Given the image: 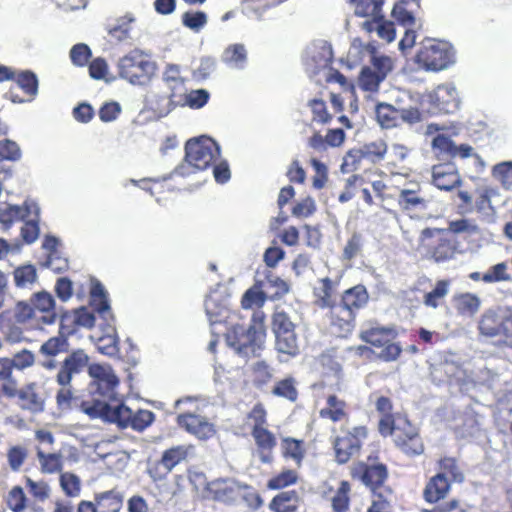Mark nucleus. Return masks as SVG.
<instances>
[{
  "label": "nucleus",
  "mask_w": 512,
  "mask_h": 512,
  "mask_svg": "<svg viewBox=\"0 0 512 512\" xmlns=\"http://www.w3.org/2000/svg\"><path fill=\"white\" fill-rule=\"evenodd\" d=\"M415 61L424 70L437 72L455 62V53L449 43L429 40L416 54Z\"/></svg>",
  "instance_id": "9"
},
{
  "label": "nucleus",
  "mask_w": 512,
  "mask_h": 512,
  "mask_svg": "<svg viewBox=\"0 0 512 512\" xmlns=\"http://www.w3.org/2000/svg\"><path fill=\"white\" fill-rule=\"evenodd\" d=\"M342 433L343 435L337 436L334 440L335 456L340 464L348 462L359 452L362 440L367 436L366 428L363 426L354 427L352 431H342Z\"/></svg>",
  "instance_id": "12"
},
{
  "label": "nucleus",
  "mask_w": 512,
  "mask_h": 512,
  "mask_svg": "<svg viewBox=\"0 0 512 512\" xmlns=\"http://www.w3.org/2000/svg\"><path fill=\"white\" fill-rule=\"evenodd\" d=\"M80 409L91 419H102L107 422L117 423L122 428L131 426L133 411L120 403L105 402L100 399L84 400L80 404Z\"/></svg>",
  "instance_id": "8"
},
{
  "label": "nucleus",
  "mask_w": 512,
  "mask_h": 512,
  "mask_svg": "<svg viewBox=\"0 0 512 512\" xmlns=\"http://www.w3.org/2000/svg\"><path fill=\"white\" fill-rule=\"evenodd\" d=\"M36 314L34 311V308L24 301H19L16 303L14 310H13V320L20 323V324H26L31 319L35 318Z\"/></svg>",
  "instance_id": "56"
},
{
  "label": "nucleus",
  "mask_w": 512,
  "mask_h": 512,
  "mask_svg": "<svg viewBox=\"0 0 512 512\" xmlns=\"http://www.w3.org/2000/svg\"><path fill=\"white\" fill-rule=\"evenodd\" d=\"M252 435L260 450H272L276 446L275 436L264 427L253 428Z\"/></svg>",
  "instance_id": "53"
},
{
  "label": "nucleus",
  "mask_w": 512,
  "mask_h": 512,
  "mask_svg": "<svg viewBox=\"0 0 512 512\" xmlns=\"http://www.w3.org/2000/svg\"><path fill=\"white\" fill-rule=\"evenodd\" d=\"M508 266L505 262L497 263L490 267L482 276V281L485 283H496L501 281H508L511 279L507 273Z\"/></svg>",
  "instance_id": "51"
},
{
  "label": "nucleus",
  "mask_w": 512,
  "mask_h": 512,
  "mask_svg": "<svg viewBox=\"0 0 512 512\" xmlns=\"http://www.w3.org/2000/svg\"><path fill=\"white\" fill-rule=\"evenodd\" d=\"M297 481V475L293 470H285L279 475L271 478L268 481V488L273 490L282 489L286 486L294 484Z\"/></svg>",
  "instance_id": "58"
},
{
  "label": "nucleus",
  "mask_w": 512,
  "mask_h": 512,
  "mask_svg": "<svg viewBox=\"0 0 512 512\" xmlns=\"http://www.w3.org/2000/svg\"><path fill=\"white\" fill-rule=\"evenodd\" d=\"M181 22L186 28L198 33L206 26L208 16L203 11H187L182 14Z\"/></svg>",
  "instance_id": "43"
},
{
  "label": "nucleus",
  "mask_w": 512,
  "mask_h": 512,
  "mask_svg": "<svg viewBox=\"0 0 512 512\" xmlns=\"http://www.w3.org/2000/svg\"><path fill=\"white\" fill-rule=\"evenodd\" d=\"M450 483L445 473L435 475L424 490V498L427 502L435 503L443 499L449 491Z\"/></svg>",
  "instance_id": "28"
},
{
  "label": "nucleus",
  "mask_w": 512,
  "mask_h": 512,
  "mask_svg": "<svg viewBox=\"0 0 512 512\" xmlns=\"http://www.w3.org/2000/svg\"><path fill=\"white\" fill-rule=\"evenodd\" d=\"M505 309H487L478 322L479 334L485 338L497 339L500 345Z\"/></svg>",
  "instance_id": "17"
},
{
  "label": "nucleus",
  "mask_w": 512,
  "mask_h": 512,
  "mask_svg": "<svg viewBox=\"0 0 512 512\" xmlns=\"http://www.w3.org/2000/svg\"><path fill=\"white\" fill-rule=\"evenodd\" d=\"M98 512H120L123 506V495L116 491L110 490L95 495Z\"/></svg>",
  "instance_id": "30"
},
{
  "label": "nucleus",
  "mask_w": 512,
  "mask_h": 512,
  "mask_svg": "<svg viewBox=\"0 0 512 512\" xmlns=\"http://www.w3.org/2000/svg\"><path fill=\"white\" fill-rule=\"evenodd\" d=\"M394 336V330L389 327H372L361 332L362 340L377 348L391 341Z\"/></svg>",
  "instance_id": "32"
},
{
  "label": "nucleus",
  "mask_w": 512,
  "mask_h": 512,
  "mask_svg": "<svg viewBox=\"0 0 512 512\" xmlns=\"http://www.w3.org/2000/svg\"><path fill=\"white\" fill-rule=\"evenodd\" d=\"M33 304L34 306L41 312H47V315H43L39 318L44 324L51 325L56 320V314L52 312L55 306V300L53 296L46 292H38L33 296Z\"/></svg>",
  "instance_id": "31"
},
{
  "label": "nucleus",
  "mask_w": 512,
  "mask_h": 512,
  "mask_svg": "<svg viewBox=\"0 0 512 512\" xmlns=\"http://www.w3.org/2000/svg\"><path fill=\"white\" fill-rule=\"evenodd\" d=\"M19 399L23 402L22 408L33 413H39L44 410L45 396L41 392L39 384L32 382L21 388L18 392Z\"/></svg>",
  "instance_id": "23"
},
{
  "label": "nucleus",
  "mask_w": 512,
  "mask_h": 512,
  "mask_svg": "<svg viewBox=\"0 0 512 512\" xmlns=\"http://www.w3.org/2000/svg\"><path fill=\"white\" fill-rule=\"evenodd\" d=\"M419 241L417 250L425 259L441 264L453 259L455 256L456 246L454 242L441 229H423Z\"/></svg>",
  "instance_id": "7"
},
{
  "label": "nucleus",
  "mask_w": 512,
  "mask_h": 512,
  "mask_svg": "<svg viewBox=\"0 0 512 512\" xmlns=\"http://www.w3.org/2000/svg\"><path fill=\"white\" fill-rule=\"evenodd\" d=\"M455 307L459 314L472 317L480 309V298L472 293H462L454 297Z\"/></svg>",
  "instance_id": "34"
},
{
  "label": "nucleus",
  "mask_w": 512,
  "mask_h": 512,
  "mask_svg": "<svg viewBox=\"0 0 512 512\" xmlns=\"http://www.w3.org/2000/svg\"><path fill=\"white\" fill-rule=\"evenodd\" d=\"M132 19H120L113 26H109V35L117 41H125L130 37Z\"/></svg>",
  "instance_id": "60"
},
{
  "label": "nucleus",
  "mask_w": 512,
  "mask_h": 512,
  "mask_svg": "<svg viewBox=\"0 0 512 512\" xmlns=\"http://www.w3.org/2000/svg\"><path fill=\"white\" fill-rule=\"evenodd\" d=\"M221 61L231 69H244L247 63V50L245 45L242 43L228 45L221 55Z\"/></svg>",
  "instance_id": "25"
},
{
  "label": "nucleus",
  "mask_w": 512,
  "mask_h": 512,
  "mask_svg": "<svg viewBox=\"0 0 512 512\" xmlns=\"http://www.w3.org/2000/svg\"><path fill=\"white\" fill-rule=\"evenodd\" d=\"M17 85L34 99L38 94V78L37 75L29 70L26 71H15V78L13 79Z\"/></svg>",
  "instance_id": "38"
},
{
  "label": "nucleus",
  "mask_w": 512,
  "mask_h": 512,
  "mask_svg": "<svg viewBox=\"0 0 512 512\" xmlns=\"http://www.w3.org/2000/svg\"><path fill=\"white\" fill-rule=\"evenodd\" d=\"M60 485L65 494L69 497H76L80 493V479L73 473H62L60 476Z\"/></svg>",
  "instance_id": "54"
},
{
  "label": "nucleus",
  "mask_w": 512,
  "mask_h": 512,
  "mask_svg": "<svg viewBox=\"0 0 512 512\" xmlns=\"http://www.w3.org/2000/svg\"><path fill=\"white\" fill-rule=\"evenodd\" d=\"M322 288L321 295L318 299V305L321 308H329L330 309V322L331 328L333 329V306H336L338 302L333 299L332 291H333V282L330 278L326 277L321 279Z\"/></svg>",
  "instance_id": "45"
},
{
  "label": "nucleus",
  "mask_w": 512,
  "mask_h": 512,
  "mask_svg": "<svg viewBox=\"0 0 512 512\" xmlns=\"http://www.w3.org/2000/svg\"><path fill=\"white\" fill-rule=\"evenodd\" d=\"M34 362V354L27 349H23L22 351L16 353L12 359H2L0 362V379L9 378L11 376V368L23 370L31 367Z\"/></svg>",
  "instance_id": "24"
},
{
  "label": "nucleus",
  "mask_w": 512,
  "mask_h": 512,
  "mask_svg": "<svg viewBox=\"0 0 512 512\" xmlns=\"http://www.w3.org/2000/svg\"><path fill=\"white\" fill-rule=\"evenodd\" d=\"M256 318L257 316L254 315L253 323L247 326L233 325L226 333L228 346L232 347L240 356H255L264 346L266 331L262 323V316L259 317V321Z\"/></svg>",
  "instance_id": "4"
},
{
  "label": "nucleus",
  "mask_w": 512,
  "mask_h": 512,
  "mask_svg": "<svg viewBox=\"0 0 512 512\" xmlns=\"http://www.w3.org/2000/svg\"><path fill=\"white\" fill-rule=\"evenodd\" d=\"M366 49L370 53V65H367L366 67L373 68L374 72L386 79L387 75L393 69L392 59L387 55L377 52L372 45L367 46Z\"/></svg>",
  "instance_id": "35"
},
{
  "label": "nucleus",
  "mask_w": 512,
  "mask_h": 512,
  "mask_svg": "<svg viewBox=\"0 0 512 512\" xmlns=\"http://www.w3.org/2000/svg\"><path fill=\"white\" fill-rule=\"evenodd\" d=\"M449 288V280L437 281L432 291L425 294L424 304L428 307L437 308L439 305L438 299L444 298L449 293Z\"/></svg>",
  "instance_id": "48"
},
{
  "label": "nucleus",
  "mask_w": 512,
  "mask_h": 512,
  "mask_svg": "<svg viewBox=\"0 0 512 512\" xmlns=\"http://www.w3.org/2000/svg\"><path fill=\"white\" fill-rule=\"evenodd\" d=\"M493 176L501 181L503 186H512V162H502L494 166Z\"/></svg>",
  "instance_id": "62"
},
{
  "label": "nucleus",
  "mask_w": 512,
  "mask_h": 512,
  "mask_svg": "<svg viewBox=\"0 0 512 512\" xmlns=\"http://www.w3.org/2000/svg\"><path fill=\"white\" fill-rule=\"evenodd\" d=\"M365 160L362 157L360 149L350 150L344 157L341 165V171L343 173H349L360 168V163Z\"/></svg>",
  "instance_id": "61"
},
{
  "label": "nucleus",
  "mask_w": 512,
  "mask_h": 512,
  "mask_svg": "<svg viewBox=\"0 0 512 512\" xmlns=\"http://www.w3.org/2000/svg\"><path fill=\"white\" fill-rule=\"evenodd\" d=\"M283 450L285 457L293 459L297 465H300L304 457L302 441L293 438H285L283 440Z\"/></svg>",
  "instance_id": "52"
},
{
  "label": "nucleus",
  "mask_w": 512,
  "mask_h": 512,
  "mask_svg": "<svg viewBox=\"0 0 512 512\" xmlns=\"http://www.w3.org/2000/svg\"><path fill=\"white\" fill-rule=\"evenodd\" d=\"M433 114H452L459 108V97L452 84H442L428 95Z\"/></svg>",
  "instance_id": "14"
},
{
  "label": "nucleus",
  "mask_w": 512,
  "mask_h": 512,
  "mask_svg": "<svg viewBox=\"0 0 512 512\" xmlns=\"http://www.w3.org/2000/svg\"><path fill=\"white\" fill-rule=\"evenodd\" d=\"M454 145L455 142L444 134L436 135L431 142L432 149L436 155L442 158H451Z\"/></svg>",
  "instance_id": "50"
},
{
  "label": "nucleus",
  "mask_w": 512,
  "mask_h": 512,
  "mask_svg": "<svg viewBox=\"0 0 512 512\" xmlns=\"http://www.w3.org/2000/svg\"><path fill=\"white\" fill-rule=\"evenodd\" d=\"M404 426L395 425L392 415H384L379 421V432L383 436L393 435L394 442L407 455H420L424 445L419 436L418 429L403 419Z\"/></svg>",
  "instance_id": "6"
},
{
  "label": "nucleus",
  "mask_w": 512,
  "mask_h": 512,
  "mask_svg": "<svg viewBox=\"0 0 512 512\" xmlns=\"http://www.w3.org/2000/svg\"><path fill=\"white\" fill-rule=\"evenodd\" d=\"M22 325L10 318L8 312L0 314V332L8 343L16 344L26 340Z\"/></svg>",
  "instance_id": "27"
},
{
  "label": "nucleus",
  "mask_w": 512,
  "mask_h": 512,
  "mask_svg": "<svg viewBox=\"0 0 512 512\" xmlns=\"http://www.w3.org/2000/svg\"><path fill=\"white\" fill-rule=\"evenodd\" d=\"M38 212L39 206L33 201H26L22 206L1 204L0 223L9 228L14 222L22 221Z\"/></svg>",
  "instance_id": "18"
},
{
  "label": "nucleus",
  "mask_w": 512,
  "mask_h": 512,
  "mask_svg": "<svg viewBox=\"0 0 512 512\" xmlns=\"http://www.w3.org/2000/svg\"><path fill=\"white\" fill-rule=\"evenodd\" d=\"M13 278L17 288L32 289L38 279L37 270L32 264L21 265L14 269Z\"/></svg>",
  "instance_id": "33"
},
{
  "label": "nucleus",
  "mask_w": 512,
  "mask_h": 512,
  "mask_svg": "<svg viewBox=\"0 0 512 512\" xmlns=\"http://www.w3.org/2000/svg\"><path fill=\"white\" fill-rule=\"evenodd\" d=\"M90 304L105 322L104 335L99 337L97 349L107 356H114L118 352V339L114 327V315L111 311L108 293L105 287L98 280H93L90 289Z\"/></svg>",
  "instance_id": "2"
},
{
  "label": "nucleus",
  "mask_w": 512,
  "mask_h": 512,
  "mask_svg": "<svg viewBox=\"0 0 512 512\" xmlns=\"http://www.w3.org/2000/svg\"><path fill=\"white\" fill-rule=\"evenodd\" d=\"M384 80L383 77L374 72L373 68L364 66L358 78V86L364 91L375 92Z\"/></svg>",
  "instance_id": "41"
},
{
  "label": "nucleus",
  "mask_w": 512,
  "mask_h": 512,
  "mask_svg": "<svg viewBox=\"0 0 512 512\" xmlns=\"http://www.w3.org/2000/svg\"><path fill=\"white\" fill-rule=\"evenodd\" d=\"M39 215L40 211L37 214H32V216L22 220L21 236L27 244L34 243L39 237Z\"/></svg>",
  "instance_id": "44"
},
{
  "label": "nucleus",
  "mask_w": 512,
  "mask_h": 512,
  "mask_svg": "<svg viewBox=\"0 0 512 512\" xmlns=\"http://www.w3.org/2000/svg\"><path fill=\"white\" fill-rule=\"evenodd\" d=\"M350 486L347 482L343 481L340 484L336 494L332 498V507L335 512H345L349 506L348 492Z\"/></svg>",
  "instance_id": "55"
},
{
  "label": "nucleus",
  "mask_w": 512,
  "mask_h": 512,
  "mask_svg": "<svg viewBox=\"0 0 512 512\" xmlns=\"http://www.w3.org/2000/svg\"><path fill=\"white\" fill-rule=\"evenodd\" d=\"M89 357L81 349L73 351L61 363L56 375V382L60 386H70L74 375L81 373L88 365Z\"/></svg>",
  "instance_id": "15"
},
{
  "label": "nucleus",
  "mask_w": 512,
  "mask_h": 512,
  "mask_svg": "<svg viewBox=\"0 0 512 512\" xmlns=\"http://www.w3.org/2000/svg\"><path fill=\"white\" fill-rule=\"evenodd\" d=\"M205 312L210 325L221 323L227 318L228 302L219 292H211L204 302Z\"/></svg>",
  "instance_id": "22"
},
{
  "label": "nucleus",
  "mask_w": 512,
  "mask_h": 512,
  "mask_svg": "<svg viewBox=\"0 0 512 512\" xmlns=\"http://www.w3.org/2000/svg\"><path fill=\"white\" fill-rule=\"evenodd\" d=\"M368 302V293L363 285L346 290L336 306H333V333L345 337L354 328L355 314Z\"/></svg>",
  "instance_id": "3"
},
{
  "label": "nucleus",
  "mask_w": 512,
  "mask_h": 512,
  "mask_svg": "<svg viewBox=\"0 0 512 512\" xmlns=\"http://www.w3.org/2000/svg\"><path fill=\"white\" fill-rule=\"evenodd\" d=\"M92 382L89 385V391L92 395L90 400L100 399L105 402L117 401V387L119 379L112 368L108 365L92 364L88 368Z\"/></svg>",
  "instance_id": "10"
},
{
  "label": "nucleus",
  "mask_w": 512,
  "mask_h": 512,
  "mask_svg": "<svg viewBox=\"0 0 512 512\" xmlns=\"http://www.w3.org/2000/svg\"><path fill=\"white\" fill-rule=\"evenodd\" d=\"M117 67L119 77L136 86L148 85L157 71L156 62L141 49H134L121 57Z\"/></svg>",
  "instance_id": "5"
},
{
  "label": "nucleus",
  "mask_w": 512,
  "mask_h": 512,
  "mask_svg": "<svg viewBox=\"0 0 512 512\" xmlns=\"http://www.w3.org/2000/svg\"><path fill=\"white\" fill-rule=\"evenodd\" d=\"M69 350V342L67 337L64 334H59L57 336L49 338L45 341L39 349L41 355L53 358L61 353L68 352Z\"/></svg>",
  "instance_id": "36"
},
{
  "label": "nucleus",
  "mask_w": 512,
  "mask_h": 512,
  "mask_svg": "<svg viewBox=\"0 0 512 512\" xmlns=\"http://www.w3.org/2000/svg\"><path fill=\"white\" fill-rule=\"evenodd\" d=\"M272 330L275 335V348L279 353L295 356L298 354V341L295 325L283 311H276L272 318Z\"/></svg>",
  "instance_id": "11"
},
{
  "label": "nucleus",
  "mask_w": 512,
  "mask_h": 512,
  "mask_svg": "<svg viewBox=\"0 0 512 512\" xmlns=\"http://www.w3.org/2000/svg\"><path fill=\"white\" fill-rule=\"evenodd\" d=\"M27 449L22 446H13L8 450L7 458L10 468L18 471L27 458Z\"/></svg>",
  "instance_id": "63"
},
{
  "label": "nucleus",
  "mask_w": 512,
  "mask_h": 512,
  "mask_svg": "<svg viewBox=\"0 0 512 512\" xmlns=\"http://www.w3.org/2000/svg\"><path fill=\"white\" fill-rule=\"evenodd\" d=\"M220 157V146L210 137L200 136L187 141L185 159L172 174L182 177L205 170Z\"/></svg>",
  "instance_id": "1"
},
{
  "label": "nucleus",
  "mask_w": 512,
  "mask_h": 512,
  "mask_svg": "<svg viewBox=\"0 0 512 512\" xmlns=\"http://www.w3.org/2000/svg\"><path fill=\"white\" fill-rule=\"evenodd\" d=\"M194 452L192 445H178L165 450L162 454L160 464L171 472L178 464L185 461Z\"/></svg>",
  "instance_id": "26"
},
{
  "label": "nucleus",
  "mask_w": 512,
  "mask_h": 512,
  "mask_svg": "<svg viewBox=\"0 0 512 512\" xmlns=\"http://www.w3.org/2000/svg\"><path fill=\"white\" fill-rule=\"evenodd\" d=\"M362 157L369 163H377L384 159L387 152V145L384 141L379 140L368 143L360 148Z\"/></svg>",
  "instance_id": "42"
},
{
  "label": "nucleus",
  "mask_w": 512,
  "mask_h": 512,
  "mask_svg": "<svg viewBox=\"0 0 512 512\" xmlns=\"http://www.w3.org/2000/svg\"><path fill=\"white\" fill-rule=\"evenodd\" d=\"M376 119L382 128H393L399 126V103L396 105L378 103L375 109Z\"/></svg>",
  "instance_id": "29"
},
{
  "label": "nucleus",
  "mask_w": 512,
  "mask_h": 512,
  "mask_svg": "<svg viewBox=\"0 0 512 512\" xmlns=\"http://www.w3.org/2000/svg\"><path fill=\"white\" fill-rule=\"evenodd\" d=\"M242 490H249V485L231 478H218L206 484V491L215 501L235 505Z\"/></svg>",
  "instance_id": "13"
},
{
  "label": "nucleus",
  "mask_w": 512,
  "mask_h": 512,
  "mask_svg": "<svg viewBox=\"0 0 512 512\" xmlns=\"http://www.w3.org/2000/svg\"><path fill=\"white\" fill-rule=\"evenodd\" d=\"M333 58L331 45L324 40L313 43L306 51L305 62L312 72L329 65Z\"/></svg>",
  "instance_id": "19"
},
{
  "label": "nucleus",
  "mask_w": 512,
  "mask_h": 512,
  "mask_svg": "<svg viewBox=\"0 0 512 512\" xmlns=\"http://www.w3.org/2000/svg\"><path fill=\"white\" fill-rule=\"evenodd\" d=\"M266 298V292L261 290L257 283L244 293L241 305L244 309L259 308L264 305Z\"/></svg>",
  "instance_id": "46"
},
{
  "label": "nucleus",
  "mask_w": 512,
  "mask_h": 512,
  "mask_svg": "<svg viewBox=\"0 0 512 512\" xmlns=\"http://www.w3.org/2000/svg\"><path fill=\"white\" fill-rule=\"evenodd\" d=\"M432 182L440 190L450 191L461 184V177L452 163L433 166Z\"/></svg>",
  "instance_id": "21"
},
{
  "label": "nucleus",
  "mask_w": 512,
  "mask_h": 512,
  "mask_svg": "<svg viewBox=\"0 0 512 512\" xmlns=\"http://www.w3.org/2000/svg\"><path fill=\"white\" fill-rule=\"evenodd\" d=\"M37 457L40 462L42 471L48 474H53L61 471L62 457L58 453H44L40 449L37 451Z\"/></svg>",
  "instance_id": "47"
},
{
  "label": "nucleus",
  "mask_w": 512,
  "mask_h": 512,
  "mask_svg": "<svg viewBox=\"0 0 512 512\" xmlns=\"http://www.w3.org/2000/svg\"><path fill=\"white\" fill-rule=\"evenodd\" d=\"M209 97L210 94L206 89H196L186 95L185 103L192 109H200L207 104Z\"/></svg>",
  "instance_id": "59"
},
{
  "label": "nucleus",
  "mask_w": 512,
  "mask_h": 512,
  "mask_svg": "<svg viewBox=\"0 0 512 512\" xmlns=\"http://www.w3.org/2000/svg\"><path fill=\"white\" fill-rule=\"evenodd\" d=\"M328 407L322 408L319 412L321 418L330 419L333 422L341 421L345 417V402L335 395L327 398Z\"/></svg>",
  "instance_id": "39"
},
{
  "label": "nucleus",
  "mask_w": 512,
  "mask_h": 512,
  "mask_svg": "<svg viewBox=\"0 0 512 512\" xmlns=\"http://www.w3.org/2000/svg\"><path fill=\"white\" fill-rule=\"evenodd\" d=\"M21 158L18 144L12 140H0V160L17 161Z\"/></svg>",
  "instance_id": "57"
},
{
  "label": "nucleus",
  "mask_w": 512,
  "mask_h": 512,
  "mask_svg": "<svg viewBox=\"0 0 512 512\" xmlns=\"http://www.w3.org/2000/svg\"><path fill=\"white\" fill-rule=\"evenodd\" d=\"M500 345L512 348V309H505Z\"/></svg>",
  "instance_id": "64"
},
{
  "label": "nucleus",
  "mask_w": 512,
  "mask_h": 512,
  "mask_svg": "<svg viewBox=\"0 0 512 512\" xmlns=\"http://www.w3.org/2000/svg\"><path fill=\"white\" fill-rule=\"evenodd\" d=\"M177 423L200 440L209 439L216 432L214 425L206 417L193 413L180 414L177 417Z\"/></svg>",
  "instance_id": "16"
},
{
  "label": "nucleus",
  "mask_w": 512,
  "mask_h": 512,
  "mask_svg": "<svg viewBox=\"0 0 512 512\" xmlns=\"http://www.w3.org/2000/svg\"><path fill=\"white\" fill-rule=\"evenodd\" d=\"M163 80L171 90V94L169 98L164 99L165 105L162 108H158V115L160 117L167 116L175 108L173 97L175 92L181 89L184 84V80L180 74V67L176 64H168L163 73Z\"/></svg>",
  "instance_id": "20"
},
{
  "label": "nucleus",
  "mask_w": 512,
  "mask_h": 512,
  "mask_svg": "<svg viewBox=\"0 0 512 512\" xmlns=\"http://www.w3.org/2000/svg\"><path fill=\"white\" fill-rule=\"evenodd\" d=\"M272 392L274 395L283 397L291 402L296 401L298 397L295 379L292 377H288L277 382Z\"/></svg>",
  "instance_id": "49"
},
{
  "label": "nucleus",
  "mask_w": 512,
  "mask_h": 512,
  "mask_svg": "<svg viewBox=\"0 0 512 512\" xmlns=\"http://www.w3.org/2000/svg\"><path fill=\"white\" fill-rule=\"evenodd\" d=\"M387 478V469L383 464L367 466L362 475V481L371 489L381 486Z\"/></svg>",
  "instance_id": "40"
},
{
  "label": "nucleus",
  "mask_w": 512,
  "mask_h": 512,
  "mask_svg": "<svg viewBox=\"0 0 512 512\" xmlns=\"http://www.w3.org/2000/svg\"><path fill=\"white\" fill-rule=\"evenodd\" d=\"M298 495L295 491H285L276 495L269 504L274 512H294L297 508Z\"/></svg>",
  "instance_id": "37"
}]
</instances>
